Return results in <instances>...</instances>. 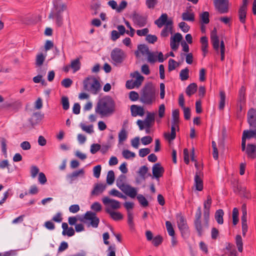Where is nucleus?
Listing matches in <instances>:
<instances>
[{
	"label": "nucleus",
	"instance_id": "28",
	"mask_svg": "<svg viewBox=\"0 0 256 256\" xmlns=\"http://www.w3.org/2000/svg\"><path fill=\"white\" fill-rule=\"evenodd\" d=\"M130 75L132 78H136V80L134 81L136 86H139L141 85L144 80V77L141 76L138 71L134 72V73L131 74Z\"/></svg>",
	"mask_w": 256,
	"mask_h": 256
},
{
	"label": "nucleus",
	"instance_id": "25",
	"mask_svg": "<svg viewBox=\"0 0 256 256\" xmlns=\"http://www.w3.org/2000/svg\"><path fill=\"white\" fill-rule=\"evenodd\" d=\"M166 14H162L160 17L155 20L154 24L158 28H161L163 26H166L169 20H168Z\"/></svg>",
	"mask_w": 256,
	"mask_h": 256
},
{
	"label": "nucleus",
	"instance_id": "4",
	"mask_svg": "<svg viewBox=\"0 0 256 256\" xmlns=\"http://www.w3.org/2000/svg\"><path fill=\"white\" fill-rule=\"evenodd\" d=\"M201 218V207L198 206L195 214L194 226L199 236H201L204 234L206 230L208 229L209 226L210 218H208L207 219L204 218V222L203 223H202Z\"/></svg>",
	"mask_w": 256,
	"mask_h": 256
},
{
	"label": "nucleus",
	"instance_id": "5",
	"mask_svg": "<svg viewBox=\"0 0 256 256\" xmlns=\"http://www.w3.org/2000/svg\"><path fill=\"white\" fill-rule=\"evenodd\" d=\"M126 178L125 175L120 174L116 180V186L126 196L134 198L137 195V190L129 184H126Z\"/></svg>",
	"mask_w": 256,
	"mask_h": 256
},
{
	"label": "nucleus",
	"instance_id": "61",
	"mask_svg": "<svg viewBox=\"0 0 256 256\" xmlns=\"http://www.w3.org/2000/svg\"><path fill=\"white\" fill-rule=\"evenodd\" d=\"M39 172L38 168L35 166H32L30 168V176L32 178H35Z\"/></svg>",
	"mask_w": 256,
	"mask_h": 256
},
{
	"label": "nucleus",
	"instance_id": "17",
	"mask_svg": "<svg viewBox=\"0 0 256 256\" xmlns=\"http://www.w3.org/2000/svg\"><path fill=\"white\" fill-rule=\"evenodd\" d=\"M150 50L147 46L141 44L138 46V50L135 51L134 54L137 58H140L142 56L146 55Z\"/></svg>",
	"mask_w": 256,
	"mask_h": 256
},
{
	"label": "nucleus",
	"instance_id": "19",
	"mask_svg": "<svg viewBox=\"0 0 256 256\" xmlns=\"http://www.w3.org/2000/svg\"><path fill=\"white\" fill-rule=\"evenodd\" d=\"M105 210L110 218L115 221H118L123 218V215L119 212L112 210L108 207L106 208Z\"/></svg>",
	"mask_w": 256,
	"mask_h": 256
},
{
	"label": "nucleus",
	"instance_id": "34",
	"mask_svg": "<svg viewBox=\"0 0 256 256\" xmlns=\"http://www.w3.org/2000/svg\"><path fill=\"white\" fill-rule=\"evenodd\" d=\"M246 9L247 8H240L238 10L239 20L242 24H244L246 22Z\"/></svg>",
	"mask_w": 256,
	"mask_h": 256
},
{
	"label": "nucleus",
	"instance_id": "49",
	"mask_svg": "<svg viewBox=\"0 0 256 256\" xmlns=\"http://www.w3.org/2000/svg\"><path fill=\"white\" fill-rule=\"evenodd\" d=\"M238 210L237 208H234L232 210V224L236 225L238 222Z\"/></svg>",
	"mask_w": 256,
	"mask_h": 256
},
{
	"label": "nucleus",
	"instance_id": "12",
	"mask_svg": "<svg viewBox=\"0 0 256 256\" xmlns=\"http://www.w3.org/2000/svg\"><path fill=\"white\" fill-rule=\"evenodd\" d=\"M214 3L216 8L220 13L228 12V0H214Z\"/></svg>",
	"mask_w": 256,
	"mask_h": 256
},
{
	"label": "nucleus",
	"instance_id": "38",
	"mask_svg": "<svg viewBox=\"0 0 256 256\" xmlns=\"http://www.w3.org/2000/svg\"><path fill=\"white\" fill-rule=\"evenodd\" d=\"M189 70L188 68L181 70L180 73V77L182 80H186L188 79L189 77Z\"/></svg>",
	"mask_w": 256,
	"mask_h": 256
},
{
	"label": "nucleus",
	"instance_id": "20",
	"mask_svg": "<svg viewBox=\"0 0 256 256\" xmlns=\"http://www.w3.org/2000/svg\"><path fill=\"white\" fill-rule=\"evenodd\" d=\"M210 39L214 48L216 50L218 51L220 47V40L216 34V28L211 32Z\"/></svg>",
	"mask_w": 256,
	"mask_h": 256
},
{
	"label": "nucleus",
	"instance_id": "45",
	"mask_svg": "<svg viewBox=\"0 0 256 256\" xmlns=\"http://www.w3.org/2000/svg\"><path fill=\"white\" fill-rule=\"evenodd\" d=\"M179 66V63L176 62L174 60L170 58L168 60V70L171 72L175 70L176 66Z\"/></svg>",
	"mask_w": 256,
	"mask_h": 256
},
{
	"label": "nucleus",
	"instance_id": "23",
	"mask_svg": "<svg viewBox=\"0 0 256 256\" xmlns=\"http://www.w3.org/2000/svg\"><path fill=\"white\" fill-rule=\"evenodd\" d=\"M106 185L104 184H95L93 190L91 192L92 196H98L102 194L106 188Z\"/></svg>",
	"mask_w": 256,
	"mask_h": 256
},
{
	"label": "nucleus",
	"instance_id": "1",
	"mask_svg": "<svg viewBox=\"0 0 256 256\" xmlns=\"http://www.w3.org/2000/svg\"><path fill=\"white\" fill-rule=\"evenodd\" d=\"M115 110V102L110 96H105L100 98L95 107V112L102 117L108 116Z\"/></svg>",
	"mask_w": 256,
	"mask_h": 256
},
{
	"label": "nucleus",
	"instance_id": "26",
	"mask_svg": "<svg viewBox=\"0 0 256 256\" xmlns=\"http://www.w3.org/2000/svg\"><path fill=\"white\" fill-rule=\"evenodd\" d=\"M154 122V113L148 112L146 116L144 121V126L147 128H150L152 124Z\"/></svg>",
	"mask_w": 256,
	"mask_h": 256
},
{
	"label": "nucleus",
	"instance_id": "58",
	"mask_svg": "<svg viewBox=\"0 0 256 256\" xmlns=\"http://www.w3.org/2000/svg\"><path fill=\"white\" fill-rule=\"evenodd\" d=\"M128 5V2L126 0H122L118 6L116 8L117 12H121L124 9H125Z\"/></svg>",
	"mask_w": 256,
	"mask_h": 256
},
{
	"label": "nucleus",
	"instance_id": "18",
	"mask_svg": "<svg viewBox=\"0 0 256 256\" xmlns=\"http://www.w3.org/2000/svg\"><path fill=\"white\" fill-rule=\"evenodd\" d=\"M153 176L156 178L161 177L164 172V168L160 163L155 164L152 168Z\"/></svg>",
	"mask_w": 256,
	"mask_h": 256
},
{
	"label": "nucleus",
	"instance_id": "30",
	"mask_svg": "<svg viewBox=\"0 0 256 256\" xmlns=\"http://www.w3.org/2000/svg\"><path fill=\"white\" fill-rule=\"evenodd\" d=\"M210 14L208 12H204L200 14V24H208L210 22Z\"/></svg>",
	"mask_w": 256,
	"mask_h": 256
},
{
	"label": "nucleus",
	"instance_id": "54",
	"mask_svg": "<svg viewBox=\"0 0 256 256\" xmlns=\"http://www.w3.org/2000/svg\"><path fill=\"white\" fill-rule=\"evenodd\" d=\"M122 156L126 159H128L130 158H134L136 154L134 152L130 151L129 150H124L122 152Z\"/></svg>",
	"mask_w": 256,
	"mask_h": 256
},
{
	"label": "nucleus",
	"instance_id": "35",
	"mask_svg": "<svg viewBox=\"0 0 256 256\" xmlns=\"http://www.w3.org/2000/svg\"><path fill=\"white\" fill-rule=\"evenodd\" d=\"M179 114L180 112L178 109H176L172 111V124L178 125Z\"/></svg>",
	"mask_w": 256,
	"mask_h": 256
},
{
	"label": "nucleus",
	"instance_id": "10",
	"mask_svg": "<svg viewBox=\"0 0 256 256\" xmlns=\"http://www.w3.org/2000/svg\"><path fill=\"white\" fill-rule=\"evenodd\" d=\"M132 18L134 23L140 28L144 26L147 24V16L136 12L132 14Z\"/></svg>",
	"mask_w": 256,
	"mask_h": 256
},
{
	"label": "nucleus",
	"instance_id": "37",
	"mask_svg": "<svg viewBox=\"0 0 256 256\" xmlns=\"http://www.w3.org/2000/svg\"><path fill=\"white\" fill-rule=\"evenodd\" d=\"M234 191L235 192H238L240 194H243L244 196L248 193L246 188L242 184H237L236 186Z\"/></svg>",
	"mask_w": 256,
	"mask_h": 256
},
{
	"label": "nucleus",
	"instance_id": "7",
	"mask_svg": "<svg viewBox=\"0 0 256 256\" xmlns=\"http://www.w3.org/2000/svg\"><path fill=\"white\" fill-rule=\"evenodd\" d=\"M140 101L145 104L150 105L155 100V90L150 84L146 85L142 89Z\"/></svg>",
	"mask_w": 256,
	"mask_h": 256
},
{
	"label": "nucleus",
	"instance_id": "42",
	"mask_svg": "<svg viewBox=\"0 0 256 256\" xmlns=\"http://www.w3.org/2000/svg\"><path fill=\"white\" fill-rule=\"evenodd\" d=\"M70 68L73 70L74 72H76L80 68V59L77 58L71 62Z\"/></svg>",
	"mask_w": 256,
	"mask_h": 256
},
{
	"label": "nucleus",
	"instance_id": "44",
	"mask_svg": "<svg viewBox=\"0 0 256 256\" xmlns=\"http://www.w3.org/2000/svg\"><path fill=\"white\" fill-rule=\"evenodd\" d=\"M236 241L238 252H242L243 250V244L242 238L240 235H237L236 236Z\"/></svg>",
	"mask_w": 256,
	"mask_h": 256
},
{
	"label": "nucleus",
	"instance_id": "43",
	"mask_svg": "<svg viewBox=\"0 0 256 256\" xmlns=\"http://www.w3.org/2000/svg\"><path fill=\"white\" fill-rule=\"evenodd\" d=\"M128 226H130L131 230H134V214L132 212H128Z\"/></svg>",
	"mask_w": 256,
	"mask_h": 256
},
{
	"label": "nucleus",
	"instance_id": "50",
	"mask_svg": "<svg viewBox=\"0 0 256 256\" xmlns=\"http://www.w3.org/2000/svg\"><path fill=\"white\" fill-rule=\"evenodd\" d=\"M10 164L8 160H4L0 161V169L4 170L7 168L8 172H10Z\"/></svg>",
	"mask_w": 256,
	"mask_h": 256
},
{
	"label": "nucleus",
	"instance_id": "6",
	"mask_svg": "<svg viewBox=\"0 0 256 256\" xmlns=\"http://www.w3.org/2000/svg\"><path fill=\"white\" fill-rule=\"evenodd\" d=\"M248 122L252 130H244L242 136L246 138H256V110L250 108L248 112Z\"/></svg>",
	"mask_w": 256,
	"mask_h": 256
},
{
	"label": "nucleus",
	"instance_id": "39",
	"mask_svg": "<svg viewBox=\"0 0 256 256\" xmlns=\"http://www.w3.org/2000/svg\"><path fill=\"white\" fill-rule=\"evenodd\" d=\"M128 137L127 132L124 128H122L118 133L119 142H122L125 141Z\"/></svg>",
	"mask_w": 256,
	"mask_h": 256
},
{
	"label": "nucleus",
	"instance_id": "64",
	"mask_svg": "<svg viewBox=\"0 0 256 256\" xmlns=\"http://www.w3.org/2000/svg\"><path fill=\"white\" fill-rule=\"evenodd\" d=\"M116 246L115 244H112L109 246L108 248V256H116Z\"/></svg>",
	"mask_w": 256,
	"mask_h": 256
},
{
	"label": "nucleus",
	"instance_id": "29",
	"mask_svg": "<svg viewBox=\"0 0 256 256\" xmlns=\"http://www.w3.org/2000/svg\"><path fill=\"white\" fill-rule=\"evenodd\" d=\"M182 18L184 21L194 22V12L186 11L182 14Z\"/></svg>",
	"mask_w": 256,
	"mask_h": 256
},
{
	"label": "nucleus",
	"instance_id": "51",
	"mask_svg": "<svg viewBox=\"0 0 256 256\" xmlns=\"http://www.w3.org/2000/svg\"><path fill=\"white\" fill-rule=\"evenodd\" d=\"M62 104L64 110H68L70 108V104L68 97L63 96L62 98Z\"/></svg>",
	"mask_w": 256,
	"mask_h": 256
},
{
	"label": "nucleus",
	"instance_id": "52",
	"mask_svg": "<svg viewBox=\"0 0 256 256\" xmlns=\"http://www.w3.org/2000/svg\"><path fill=\"white\" fill-rule=\"evenodd\" d=\"M245 88L242 86L239 91V101L241 103L245 102Z\"/></svg>",
	"mask_w": 256,
	"mask_h": 256
},
{
	"label": "nucleus",
	"instance_id": "2",
	"mask_svg": "<svg viewBox=\"0 0 256 256\" xmlns=\"http://www.w3.org/2000/svg\"><path fill=\"white\" fill-rule=\"evenodd\" d=\"M52 7L48 18L54 20L56 24L60 27L63 24L62 12L66 10L67 5L62 0H52Z\"/></svg>",
	"mask_w": 256,
	"mask_h": 256
},
{
	"label": "nucleus",
	"instance_id": "36",
	"mask_svg": "<svg viewBox=\"0 0 256 256\" xmlns=\"http://www.w3.org/2000/svg\"><path fill=\"white\" fill-rule=\"evenodd\" d=\"M220 100L219 103V109L222 110L225 106L226 94L224 92L221 90L220 92Z\"/></svg>",
	"mask_w": 256,
	"mask_h": 256
},
{
	"label": "nucleus",
	"instance_id": "15",
	"mask_svg": "<svg viewBox=\"0 0 256 256\" xmlns=\"http://www.w3.org/2000/svg\"><path fill=\"white\" fill-rule=\"evenodd\" d=\"M178 228L182 234L188 232V226L186 223V218L183 216H180L178 220Z\"/></svg>",
	"mask_w": 256,
	"mask_h": 256
},
{
	"label": "nucleus",
	"instance_id": "27",
	"mask_svg": "<svg viewBox=\"0 0 256 256\" xmlns=\"http://www.w3.org/2000/svg\"><path fill=\"white\" fill-rule=\"evenodd\" d=\"M42 118V116L40 112H36L32 114V117L29 120V122L32 126L38 124Z\"/></svg>",
	"mask_w": 256,
	"mask_h": 256
},
{
	"label": "nucleus",
	"instance_id": "13",
	"mask_svg": "<svg viewBox=\"0 0 256 256\" xmlns=\"http://www.w3.org/2000/svg\"><path fill=\"white\" fill-rule=\"evenodd\" d=\"M173 22L170 19L166 24L164 26L160 32V36L162 38H167L169 34H172Z\"/></svg>",
	"mask_w": 256,
	"mask_h": 256
},
{
	"label": "nucleus",
	"instance_id": "55",
	"mask_svg": "<svg viewBox=\"0 0 256 256\" xmlns=\"http://www.w3.org/2000/svg\"><path fill=\"white\" fill-rule=\"evenodd\" d=\"M90 208L92 210L94 211L95 212H99L101 211L102 207V205L100 202H94L92 204Z\"/></svg>",
	"mask_w": 256,
	"mask_h": 256
},
{
	"label": "nucleus",
	"instance_id": "56",
	"mask_svg": "<svg viewBox=\"0 0 256 256\" xmlns=\"http://www.w3.org/2000/svg\"><path fill=\"white\" fill-rule=\"evenodd\" d=\"M158 0H146V4L148 8L153 9L158 4Z\"/></svg>",
	"mask_w": 256,
	"mask_h": 256
},
{
	"label": "nucleus",
	"instance_id": "14",
	"mask_svg": "<svg viewBox=\"0 0 256 256\" xmlns=\"http://www.w3.org/2000/svg\"><path fill=\"white\" fill-rule=\"evenodd\" d=\"M202 176V172L200 170L196 172L194 176V185L196 190L198 191H201L203 189Z\"/></svg>",
	"mask_w": 256,
	"mask_h": 256
},
{
	"label": "nucleus",
	"instance_id": "16",
	"mask_svg": "<svg viewBox=\"0 0 256 256\" xmlns=\"http://www.w3.org/2000/svg\"><path fill=\"white\" fill-rule=\"evenodd\" d=\"M212 202V198L210 195L207 196L206 200L204 201V218H210V210Z\"/></svg>",
	"mask_w": 256,
	"mask_h": 256
},
{
	"label": "nucleus",
	"instance_id": "48",
	"mask_svg": "<svg viewBox=\"0 0 256 256\" xmlns=\"http://www.w3.org/2000/svg\"><path fill=\"white\" fill-rule=\"evenodd\" d=\"M109 194L120 198H126V196L115 188L112 189L108 192Z\"/></svg>",
	"mask_w": 256,
	"mask_h": 256
},
{
	"label": "nucleus",
	"instance_id": "8",
	"mask_svg": "<svg viewBox=\"0 0 256 256\" xmlns=\"http://www.w3.org/2000/svg\"><path fill=\"white\" fill-rule=\"evenodd\" d=\"M126 54L122 49L116 48L110 52L112 62L115 66L122 64L125 60Z\"/></svg>",
	"mask_w": 256,
	"mask_h": 256
},
{
	"label": "nucleus",
	"instance_id": "3",
	"mask_svg": "<svg viewBox=\"0 0 256 256\" xmlns=\"http://www.w3.org/2000/svg\"><path fill=\"white\" fill-rule=\"evenodd\" d=\"M84 89L90 94L96 95L102 89V86L98 78L94 76H89L83 81Z\"/></svg>",
	"mask_w": 256,
	"mask_h": 256
},
{
	"label": "nucleus",
	"instance_id": "53",
	"mask_svg": "<svg viewBox=\"0 0 256 256\" xmlns=\"http://www.w3.org/2000/svg\"><path fill=\"white\" fill-rule=\"evenodd\" d=\"M148 172V168L146 166H141L139 168L138 173L139 175L142 178L144 179L145 176H146V174Z\"/></svg>",
	"mask_w": 256,
	"mask_h": 256
},
{
	"label": "nucleus",
	"instance_id": "33",
	"mask_svg": "<svg viewBox=\"0 0 256 256\" xmlns=\"http://www.w3.org/2000/svg\"><path fill=\"white\" fill-rule=\"evenodd\" d=\"M80 175V170H76L72 174H69L66 176V178L70 182L72 183L74 181L78 179V177Z\"/></svg>",
	"mask_w": 256,
	"mask_h": 256
},
{
	"label": "nucleus",
	"instance_id": "31",
	"mask_svg": "<svg viewBox=\"0 0 256 256\" xmlns=\"http://www.w3.org/2000/svg\"><path fill=\"white\" fill-rule=\"evenodd\" d=\"M224 215V212L222 210L219 209L217 210L214 214V218L217 222L222 224L224 223L223 216Z\"/></svg>",
	"mask_w": 256,
	"mask_h": 256
},
{
	"label": "nucleus",
	"instance_id": "40",
	"mask_svg": "<svg viewBox=\"0 0 256 256\" xmlns=\"http://www.w3.org/2000/svg\"><path fill=\"white\" fill-rule=\"evenodd\" d=\"M114 181V173L113 170L108 172L106 176V182L108 184H112Z\"/></svg>",
	"mask_w": 256,
	"mask_h": 256
},
{
	"label": "nucleus",
	"instance_id": "46",
	"mask_svg": "<svg viewBox=\"0 0 256 256\" xmlns=\"http://www.w3.org/2000/svg\"><path fill=\"white\" fill-rule=\"evenodd\" d=\"M45 60V56L42 54H40L36 56V64L37 66H41Z\"/></svg>",
	"mask_w": 256,
	"mask_h": 256
},
{
	"label": "nucleus",
	"instance_id": "21",
	"mask_svg": "<svg viewBox=\"0 0 256 256\" xmlns=\"http://www.w3.org/2000/svg\"><path fill=\"white\" fill-rule=\"evenodd\" d=\"M248 158L254 159L256 158V146L254 144H248L244 150Z\"/></svg>",
	"mask_w": 256,
	"mask_h": 256
},
{
	"label": "nucleus",
	"instance_id": "47",
	"mask_svg": "<svg viewBox=\"0 0 256 256\" xmlns=\"http://www.w3.org/2000/svg\"><path fill=\"white\" fill-rule=\"evenodd\" d=\"M166 226L168 234L170 236H174L175 232L171 222L170 221H166Z\"/></svg>",
	"mask_w": 256,
	"mask_h": 256
},
{
	"label": "nucleus",
	"instance_id": "24",
	"mask_svg": "<svg viewBox=\"0 0 256 256\" xmlns=\"http://www.w3.org/2000/svg\"><path fill=\"white\" fill-rule=\"evenodd\" d=\"M176 127H178V125L172 124L170 134L168 132L164 134L165 138L169 142L173 140L176 137Z\"/></svg>",
	"mask_w": 256,
	"mask_h": 256
},
{
	"label": "nucleus",
	"instance_id": "62",
	"mask_svg": "<svg viewBox=\"0 0 256 256\" xmlns=\"http://www.w3.org/2000/svg\"><path fill=\"white\" fill-rule=\"evenodd\" d=\"M146 40L150 44H154L156 42L158 38L155 35L148 34L146 36Z\"/></svg>",
	"mask_w": 256,
	"mask_h": 256
},
{
	"label": "nucleus",
	"instance_id": "60",
	"mask_svg": "<svg viewBox=\"0 0 256 256\" xmlns=\"http://www.w3.org/2000/svg\"><path fill=\"white\" fill-rule=\"evenodd\" d=\"M162 238L160 236H155L152 240V244L156 246H158L162 244Z\"/></svg>",
	"mask_w": 256,
	"mask_h": 256
},
{
	"label": "nucleus",
	"instance_id": "63",
	"mask_svg": "<svg viewBox=\"0 0 256 256\" xmlns=\"http://www.w3.org/2000/svg\"><path fill=\"white\" fill-rule=\"evenodd\" d=\"M141 141L144 145H148L152 142V138L150 136H145L141 138Z\"/></svg>",
	"mask_w": 256,
	"mask_h": 256
},
{
	"label": "nucleus",
	"instance_id": "22",
	"mask_svg": "<svg viewBox=\"0 0 256 256\" xmlns=\"http://www.w3.org/2000/svg\"><path fill=\"white\" fill-rule=\"evenodd\" d=\"M130 110L132 116H136L138 115L142 116L144 114V109L142 106L135 104L131 106Z\"/></svg>",
	"mask_w": 256,
	"mask_h": 256
},
{
	"label": "nucleus",
	"instance_id": "59",
	"mask_svg": "<svg viewBox=\"0 0 256 256\" xmlns=\"http://www.w3.org/2000/svg\"><path fill=\"white\" fill-rule=\"evenodd\" d=\"M178 26L184 32H187L190 28V27L188 26V25L186 22H184L179 23Z\"/></svg>",
	"mask_w": 256,
	"mask_h": 256
},
{
	"label": "nucleus",
	"instance_id": "32",
	"mask_svg": "<svg viewBox=\"0 0 256 256\" xmlns=\"http://www.w3.org/2000/svg\"><path fill=\"white\" fill-rule=\"evenodd\" d=\"M197 90V85L195 83H192L188 86L186 90V92L188 96H190L194 94Z\"/></svg>",
	"mask_w": 256,
	"mask_h": 256
},
{
	"label": "nucleus",
	"instance_id": "41",
	"mask_svg": "<svg viewBox=\"0 0 256 256\" xmlns=\"http://www.w3.org/2000/svg\"><path fill=\"white\" fill-rule=\"evenodd\" d=\"M136 198L142 206L146 207L148 205V201L143 195L138 194Z\"/></svg>",
	"mask_w": 256,
	"mask_h": 256
},
{
	"label": "nucleus",
	"instance_id": "57",
	"mask_svg": "<svg viewBox=\"0 0 256 256\" xmlns=\"http://www.w3.org/2000/svg\"><path fill=\"white\" fill-rule=\"evenodd\" d=\"M102 167L100 165H97L93 168L94 176L96 178H98L100 174Z\"/></svg>",
	"mask_w": 256,
	"mask_h": 256
},
{
	"label": "nucleus",
	"instance_id": "11",
	"mask_svg": "<svg viewBox=\"0 0 256 256\" xmlns=\"http://www.w3.org/2000/svg\"><path fill=\"white\" fill-rule=\"evenodd\" d=\"M102 202L106 208L108 207L112 210H118L120 208V204L118 200L111 199L108 196L102 198Z\"/></svg>",
	"mask_w": 256,
	"mask_h": 256
},
{
	"label": "nucleus",
	"instance_id": "9",
	"mask_svg": "<svg viewBox=\"0 0 256 256\" xmlns=\"http://www.w3.org/2000/svg\"><path fill=\"white\" fill-rule=\"evenodd\" d=\"M84 222L90 224L92 227L96 228L98 226L100 219L96 216L95 212H88L84 218Z\"/></svg>",
	"mask_w": 256,
	"mask_h": 256
}]
</instances>
